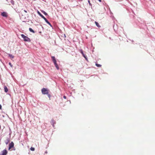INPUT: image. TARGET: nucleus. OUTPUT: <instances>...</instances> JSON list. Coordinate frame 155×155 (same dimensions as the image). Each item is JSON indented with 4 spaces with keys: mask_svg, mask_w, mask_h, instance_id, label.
Instances as JSON below:
<instances>
[{
    "mask_svg": "<svg viewBox=\"0 0 155 155\" xmlns=\"http://www.w3.org/2000/svg\"><path fill=\"white\" fill-rule=\"evenodd\" d=\"M23 11H24V12H25L26 13H27V11L25 10H24Z\"/></svg>",
    "mask_w": 155,
    "mask_h": 155,
    "instance_id": "obj_20",
    "label": "nucleus"
},
{
    "mask_svg": "<svg viewBox=\"0 0 155 155\" xmlns=\"http://www.w3.org/2000/svg\"><path fill=\"white\" fill-rule=\"evenodd\" d=\"M51 123L52 124L53 127H54V124L56 123V122L53 119H52L51 121Z\"/></svg>",
    "mask_w": 155,
    "mask_h": 155,
    "instance_id": "obj_9",
    "label": "nucleus"
},
{
    "mask_svg": "<svg viewBox=\"0 0 155 155\" xmlns=\"http://www.w3.org/2000/svg\"><path fill=\"white\" fill-rule=\"evenodd\" d=\"M63 98L64 99H66V97L65 96H64L63 97Z\"/></svg>",
    "mask_w": 155,
    "mask_h": 155,
    "instance_id": "obj_21",
    "label": "nucleus"
},
{
    "mask_svg": "<svg viewBox=\"0 0 155 155\" xmlns=\"http://www.w3.org/2000/svg\"><path fill=\"white\" fill-rule=\"evenodd\" d=\"M50 95H48V97H50Z\"/></svg>",
    "mask_w": 155,
    "mask_h": 155,
    "instance_id": "obj_24",
    "label": "nucleus"
},
{
    "mask_svg": "<svg viewBox=\"0 0 155 155\" xmlns=\"http://www.w3.org/2000/svg\"><path fill=\"white\" fill-rule=\"evenodd\" d=\"M14 143L13 142H12L9 144L8 150H9L12 148L13 147H14Z\"/></svg>",
    "mask_w": 155,
    "mask_h": 155,
    "instance_id": "obj_4",
    "label": "nucleus"
},
{
    "mask_svg": "<svg viewBox=\"0 0 155 155\" xmlns=\"http://www.w3.org/2000/svg\"><path fill=\"white\" fill-rule=\"evenodd\" d=\"M41 92L43 94H48V90L45 88H43L41 90Z\"/></svg>",
    "mask_w": 155,
    "mask_h": 155,
    "instance_id": "obj_3",
    "label": "nucleus"
},
{
    "mask_svg": "<svg viewBox=\"0 0 155 155\" xmlns=\"http://www.w3.org/2000/svg\"><path fill=\"white\" fill-rule=\"evenodd\" d=\"M41 12L43 13L45 15H48V14L47 13H46L44 11H41Z\"/></svg>",
    "mask_w": 155,
    "mask_h": 155,
    "instance_id": "obj_15",
    "label": "nucleus"
},
{
    "mask_svg": "<svg viewBox=\"0 0 155 155\" xmlns=\"http://www.w3.org/2000/svg\"><path fill=\"white\" fill-rule=\"evenodd\" d=\"M96 65L97 67H100L101 66V65L100 64H97V63L96 64Z\"/></svg>",
    "mask_w": 155,
    "mask_h": 155,
    "instance_id": "obj_16",
    "label": "nucleus"
},
{
    "mask_svg": "<svg viewBox=\"0 0 155 155\" xmlns=\"http://www.w3.org/2000/svg\"><path fill=\"white\" fill-rule=\"evenodd\" d=\"M80 51L81 53V54H82L83 56L85 58V59L87 60V58L86 55H85V54H84L83 52L82 49L80 50Z\"/></svg>",
    "mask_w": 155,
    "mask_h": 155,
    "instance_id": "obj_7",
    "label": "nucleus"
},
{
    "mask_svg": "<svg viewBox=\"0 0 155 155\" xmlns=\"http://www.w3.org/2000/svg\"><path fill=\"white\" fill-rule=\"evenodd\" d=\"M2 108V106L1 105V104H0V109H1Z\"/></svg>",
    "mask_w": 155,
    "mask_h": 155,
    "instance_id": "obj_22",
    "label": "nucleus"
},
{
    "mask_svg": "<svg viewBox=\"0 0 155 155\" xmlns=\"http://www.w3.org/2000/svg\"><path fill=\"white\" fill-rule=\"evenodd\" d=\"M4 89L5 91V92H7L8 91V90L6 86H4Z\"/></svg>",
    "mask_w": 155,
    "mask_h": 155,
    "instance_id": "obj_10",
    "label": "nucleus"
},
{
    "mask_svg": "<svg viewBox=\"0 0 155 155\" xmlns=\"http://www.w3.org/2000/svg\"><path fill=\"white\" fill-rule=\"evenodd\" d=\"M21 37L23 38L25 41L28 42H30L31 41L30 39L28 37L25 36L24 35L21 34Z\"/></svg>",
    "mask_w": 155,
    "mask_h": 155,
    "instance_id": "obj_2",
    "label": "nucleus"
},
{
    "mask_svg": "<svg viewBox=\"0 0 155 155\" xmlns=\"http://www.w3.org/2000/svg\"><path fill=\"white\" fill-rule=\"evenodd\" d=\"M88 3H89V5H90V6H92V4H91V2H90V0H88Z\"/></svg>",
    "mask_w": 155,
    "mask_h": 155,
    "instance_id": "obj_18",
    "label": "nucleus"
},
{
    "mask_svg": "<svg viewBox=\"0 0 155 155\" xmlns=\"http://www.w3.org/2000/svg\"><path fill=\"white\" fill-rule=\"evenodd\" d=\"M52 61L54 63V65L57 64V61L54 56H52L51 57Z\"/></svg>",
    "mask_w": 155,
    "mask_h": 155,
    "instance_id": "obj_5",
    "label": "nucleus"
},
{
    "mask_svg": "<svg viewBox=\"0 0 155 155\" xmlns=\"http://www.w3.org/2000/svg\"><path fill=\"white\" fill-rule=\"evenodd\" d=\"M95 24H96V25L97 27H98L99 28H100V27H101V26L100 25H99V23L95 21Z\"/></svg>",
    "mask_w": 155,
    "mask_h": 155,
    "instance_id": "obj_12",
    "label": "nucleus"
},
{
    "mask_svg": "<svg viewBox=\"0 0 155 155\" xmlns=\"http://www.w3.org/2000/svg\"><path fill=\"white\" fill-rule=\"evenodd\" d=\"M9 65L11 66V67H13L12 65V64L10 62H9Z\"/></svg>",
    "mask_w": 155,
    "mask_h": 155,
    "instance_id": "obj_19",
    "label": "nucleus"
},
{
    "mask_svg": "<svg viewBox=\"0 0 155 155\" xmlns=\"http://www.w3.org/2000/svg\"><path fill=\"white\" fill-rule=\"evenodd\" d=\"M8 153L7 150L6 149L3 150L2 151V155H6Z\"/></svg>",
    "mask_w": 155,
    "mask_h": 155,
    "instance_id": "obj_8",
    "label": "nucleus"
},
{
    "mask_svg": "<svg viewBox=\"0 0 155 155\" xmlns=\"http://www.w3.org/2000/svg\"><path fill=\"white\" fill-rule=\"evenodd\" d=\"M30 150H31V151H34L35 150V148L34 147H31L30 148Z\"/></svg>",
    "mask_w": 155,
    "mask_h": 155,
    "instance_id": "obj_17",
    "label": "nucleus"
},
{
    "mask_svg": "<svg viewBox=\"0 0 155 155\" xmlns=\"http://www.w3.org/2000/svg\"><path fill=\"white\" fill-rule=\"evenodd\" d=\"M98 1H99L100 2H101V0H98Z\"/></svg>",
    "mask_w": 155,
    "mask_h": 155,
    "instance_id": "obj_23",
    "label": "nucleus"
},
{
    "mask_svg": "<svg viewBox=\"0 0 155 155\" xmlns=\"http://www.w3.org/2000/svg\"><path fill=\"white\" fill-rule=\"evenodd\" d=\"M8 55L9 56V57L11 59H12L14 58V56L13 55H12L10 54H8Z\"/></svg>",
    "mask_w": 155,
    "mask_h": 155,
    "instance_id": "obj_11",
    "label": "nucleus"
},
{
    "mask_svg": "<svg viewBox=\"0 0 155 155\" xmlns=\"http://www.w3.org/2000/svg\"><path fill=\"white\" fill-rule=\"evenodd\" d=\"M1 15L4 17H7L8 16L6 12H3L1 13Z\"/></svg>",
    "mask_w": 155,
    "mask_h": 155,
    "instance_id": "obj_6",
    "label": "nucleus"
},
{
    "mask_svg": "<svg viewBox=\"0 0 155 155\" xmlns=\"http://www.w3.org/2000/svg\"><path fill=\"white\" fill-rule=\"evenodd\" d=\"M54 65L57 70H58L59 69V67L57 64Z\"/></svg>",
    "mask_w": 155,
    "mask_h": 155,
    "instance_id": "obj_14",
    "label": "nucleus"
},
{
    "mask_svg": "<svg viewBox=\"0 0 155 155\" xmlns=\"http://www.w3.org/2000/svg\"><path fill=\"white\" fill-rule=\"evenodd\" d=\"M37 12L38 14L45 21L46 23H47L50 26H52L51 24L48 21L47 19L40 13L38 11Z\"/></svg>",
    "mask_w": 155,
    "mask_h": 155,
    "instance_id": "obj_1",
    "label": "nucleus"
},
{
    "mask_svg": "<svg viewBox=\"0 0 155 155\" xmlns=\"http://www.w3.org/2000/svg\"><path fill=\"white\" fill-rule=\"evenodd\" d=\"M29 30L31 32H33V33H35V31L31 28H29Z\"/></svg>",
    "mask_w": 155,
    "mask_h": 155,
    "instance_id": "obj_13",
    "label": "nucleus"
}]
</instances>
